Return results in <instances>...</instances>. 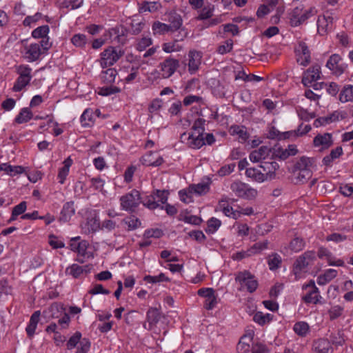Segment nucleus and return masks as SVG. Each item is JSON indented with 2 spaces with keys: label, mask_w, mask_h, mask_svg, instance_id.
Returning a JSON list of instances; mask_svg holds the SVG:
<instances>
[{
  "label": "nucleus",
  "mask_w": 353,
  "mask_h": 353,
  "mask_svg": "<svg viewBox=\"0 0 353 353\" xmlns=\"http://www.w3.org/2000/svg\"><path fill=\"white\" fill-rule=\"evenodd\" d=\"M16 72L19 76L27 78L28 79H32V68L28 65H19L17 67Z\"/></svg>",
  "instance_id": "nucleus-44"
},
{
  "label": "nucleus",
  "mask_w": 353,
  "mask_h": 353,
  "mask_svg": "<svg viewBox=\"0 0 353 353\" xmlns=\"http://www.w3.org/2000/svg\"><path fill=\"white\" fill-rule=\"evenodd\" d=\"M312 12V9L303 10L299 7L294 8L289 14L290 25L296 27L302 24L313 15Z\"/></svg>",
  "instance_id": "nucleus-9"
},
{
  "label": "nucleus",
  "mask_w": 353,
  "mask_h": 353,
  "mask_svg": "<svg viewBox=\"0 0 353 353\" xmlns=\"http://www.w3.org/2000/svg\"><path fill=\"white\" fill-rule=\"evenodd\" d=\"M81 341V333L80 332H76L73 336H72L68 343L67 347L69 350L72 349L77 346V345Z\"/></svg>",
  "instance_id": "nucleus-56"
},
{
  "label": "nucleus",
  "mask_w": 353,
  "mask_h": 353,
  "mask_svg": "<svg viewBox=\"0 0 353 353\" xmlns=\"http://www.w3.org/2000/svg\"><path fill=\"white\" fill-rule=\"evenodd\" d=\"M141 203H143L144 206L150 210H154L160 207V205L155 201V196L154 194L150 196H146L145 199L142 198V201Z\"/></svg>",
  "instance_id": "nucleus-43"
},
{
  "label": "nucleus",
  "mask_w": 353,
  "mask_h": 353,
  "mask_svg": "<svg viewBox=\"0 0 353 353\" xmlns=\"http://www.w3.org/2000/svg\"><path fill=\"white\" fill-rule=\"evenodd\" d=\"M205 120L204 119L199 118L195 120L192 130H194L197 135L191 133L188 137V145L190 148L199 149L205 145L203 139L205 132Z\"/></svg>",
  "instance_id": "nucleus-1"
},
{
  "label": "nucleus",
  "mask_w": 353,
  "mask_h": 353,
  "mask_svg": "<svg viewBox=\"0 0 353 353\" xmlns=\"http://www.w3.org/2000/svg\"><path fill=\"white\" fill-rule=\"evenodd\" d=\"M314 162L315 160L314 158L303 156L294 163L292 172L295 174L299 170H303V169H310V168L313 165Z\"/></svg>",
  "instance_id": "nucleus-20"
},
{
  "label": "nucleus",
  "mask_w": 353,
  "mask_h": 353,
  "mask_svg": "<svg viewBox=\"0 0 353 353\" xmlns=\"http://www.w3.org/2000/svg\"><path fill=\"white\" fill-rule=\"evenodd\" d=\"M329 341L330 342V344L332 343V345L336 347L342 346L345 341L343 331L338 330L336 332L332 333L330 336Z\"/></svg>",
  "instance_id": "nucleus-32"
},
{
  "label": "nucleus",
  "mask_w": 353,
  "mask_h": 353,
  "mask_svg": "<svg viewBox=\"0 0 353 353\" xmlns=\"http://www.w3.org/2000/svg\"><path fill=\"white\" fill-rule=\"evenodd\" d=\"M169 26H170L171 32H175L180 29L182 26V19L179 14H174L169 17Z\"/></svg>",
  "instance_id": "nucleus-36"
},
{
  "label": "nucleus",
  "mask_w": 353,
  "mask_h": 353,
  "mask_svg": "<svg viewBox=\"0 0 353 353\" xmlns=\"http://www.w3.org/2000/svg\"><path fill=\"white\" fill-rule=\"evenodd\" d=\"M296 177L297 182L304 183L312 176V171L310 169H303V170L298 171Z\"/></svg>",
  "instance_id": "nucleus-51"
},
{
  "label": "nucleus",
  "mask_w": 353,
  "mask_h": 353,
  "mask_svg": "<svg viewBox=\"0 0 353 353\" xmlns=\"http://www.w3.org/2000/svg\"><path fill=\"white\" fill-rule=\"evenodd\" d=\"M247 177L252 179L258 183H262L266 181L264 174L254 168H249L245 170Z\"/></svg>",
  "instance_id": "nucleus-29"
},
{
  "label": "nucleus",
  "mask_w": 353,
  "mask_h": 353,
  "mask_svg": "<svg viewBox=\"0 0 353 353\" xmlns=\"http://www.w3.org/2000/svg\"><path fill=\"white\" fill-rule=\"evenodd\" d=\"M188 71L191 74H193L199 68L201 63L202 52L196 50H190L188 52Z\"/></svg>",
  "instance_id": "nucleus-13"
},
{
  "label": "nucleus",
  "mask_w": 353,
  "mask_h": 353,
  "mask_svg": "<svg viewBox=\"0 0 353 353\" xmlns=\"http://www.w3.org/2000/svg\"><path fill=\"white\" fill-rule=\"evenodd\" d=\"M91 343L87 338H83L80 341V345L78 347L76 353H88L90 350Z\"/></svg>",
  "instance_id": "nucleus-58"
},
{
  "label": "nucleus",
  "mask_w": 353,
  "mask_h": 353,
  "mask_svg": "<svg viewBox=\"0 0 353 353\" xmlns=\"http://www.w3.org/2000/svg\"><path fill=\"white\" fill-rule=\"evenodd\" d=\"M281 263V259L277 254L272 255V258L268 260V265L271 270L277 269Z\"/></svg>",
  "instance_id": "nucleus-63"
},
{
  "label": "nucleus",
  "mask_w": 353,
  "mask_h": 353,
  "mask_svg": "<svg viewBox=\"0 0 353 353\" xmlns=\"http://www.w3.org/2000/svg\"><path fill=\"white\" fill-rule=\"evenodd\" d=\"M214 6H205L201 10L197 19L199 20H205L210 19L213 15Z\"/></svg>",
  "instance_id": "nucleus-54"
},
{
  "label": "nucleus",
  "mask_w": 353,
  "mask_h": 353,
  "mask_svg": "<svg viewBox=\"0 0 353 353\" xmlns=\"http://www.w3.org/2000/svg\"><path fill=\"white\" fill-rule=\"evenodd\" d=\"M330 348V342L325 339L315 340L312 344V350L316 353H328Z\"/></svg>",
  "instance_id": "nucleus-24"
},
{
  "label": "nucleus",
  "mask_w": 353,
  "mask_h": 353,
  "mask_svg": "<svg viewBox=\"0 0 353 353\" xmlns=\"http://www.w3.org/2000/svg\"><path fill=\"white\" fill-rule=\"evenodd\" d=\"M320 79L321 76H315V74H305V72L301 82L305 87H310L312 83L316 82Z\"/></svg>",
  "instance_id": "nucleus-50"
},
{
  "label": "nucleus",
  "mask_w": 353,
  "mask_h": 353,
  "mask_svg": "<svg viewBox=\"0 0 353 353\" xmlns=\"http://www.w3.org/2000/svg\"><path fill=\"white\" fill-rule=\"evenodd\" d=\"M141 201V193L136 189H133L131 192L123 195L120 198L122 210L130 212H134Z\"/></svg>",
  "instance_id": "nucleus-3"
},
{
  "label": "nucleus",
  "mask_w": 353,
  "mask_h": 353,
  "mask_svg": "<svg viewBox=\"0 0 353 353\" xmlns=\"http://www.w3.org/2000/svg\"><path fill=\"white\" fill-rule=\"evenodd\" d=\"M92 114L93 112L92 110L90 108H87L84 110L83 114L81 116V123L83 126H88L90 125V123H88L92 121Z\"/></svg>",
  "instance_id": "nucleus-55"
},
{
  "label": "nucleus",
  "mask_w": 353,
  "mask_h": 353,
  "mask_svg": "<svg viewBox=\"0 0 353 353\" xmlns=\"http://www.w3.org/2000/svg\"><path fill=\"white\" fill-rule=\"evenodd\" d=\"M339 100L342 103L353 100V85H346L343 87L339 94Z\"/></svg>",
  "instance_id": "nucleus-30"
},
{
  "label": "nucleus",
  "mask_w": 353,
  "mask_h": 353,
  "mask_svg": "<svg viewBox=\"0 0 353 353\" xmlns=\"http://www.w3.org/2000/svg\"><path fill=\"white\" fill-rule=\"evenodd\" d=\"M121 92V89L117 86H104L99 88V94L101 96H110Z\"/></svg>",
  "instance_id": "nucleus-47"
},
{
  "label": "nucleus",
  "mask_w": 353,
  "mask_h": 353,
  "mask_svg": "<svg viewBox=\"0 0 353 353\" xmlns=\"http://www.w3.org/2000/svg\"><path fill=\"white\" fill-rule=\"evenodd\" d=\"M124 54L121 50H117L114 47L109 46L101 54L100 65L102 68L113 65Z\"/></svg>",
  "instance_id": "nucleus-5"
},
{
  "label": "nucleus",
  "mask_w": 353,
  "mask_h": 353,
  "mask_svg": "<svg viewBox=\"0 0 353 353\" xmlns=\"http://www.w3.org/2000/svg\"><path fill=\"white\" fill-rule=\"evenodd\" d=\"M0 170L5 171L10 176H15L18 174H21L24 172V168L21 165L12 166L8 163H2L0 165Z\"/></svg>",
  "instance_id": "nucleus-31"
},
{
  "label": "nucleus",
  "mask_w": 353,
  "mask_h": 353,
  "mask_svg": "<svg viewBox=\"0 0 353 353\" xmlns=\"http://www.w3.org/2000/svg\"><path fill=\"white\" fill-rule=\"evenodd\" d=\"M43 53L39 43H31L26 52V57L30 62L38 60Z\"/></svg>",
  "instance_id": "nucleus-22"
},
{
  "label": "nucleus",
  "mask_w": 353,
  "mask_h": 353,
  "mask_svg": "<svg viewBox=\"0 0 353 353\" xmlns=\"http://www.w3.org/2000/svg\"><path fill=\"white\" fill-rule=\"evenodd\" d=\"M122 223L128 225V231L135 230L141 225L140 219L132 214L124 218Z\"/></svg>",
  "instance_id": "nucleus-27"
},
{
  "label": "nucleus",
  "mask_w": 353,
  "mask_h": 353,
  "mask_svg": "<svg viewBox=\"0 0 353 353\" xmlns=\"http://www.w3.org/2000/svg\"><path fill=\"white\" fill-rule=\"evenodd\" d=\"M316 259V253L313 250L306 251L299 256L293 265L294 274L297 276L306 272L307 266Z\"/></svg>",
  "instance_id": "nucleus-6"
},
{
  "label": "nucleus",
  "mask_w": 353,
  "mask_h": 353,
  "mask_svg": "<svg viewBox=\"0 0 353 353\" xmlns=\"http://www.w3.org/2000/svg\"><path fill=\"white\" fill-rule=\"evenodd\" d=\"M74 201H68L66 202L62 208V210L61 211L60 216H59V221L61 222H68L70 220L71 217L75 213V209L74 207Z\"/></svg>",
  "instance_id": "nucleus-19"
},
{
  "label": "nucleus",
  "mask_w": 353,
  "mask_h": 353,
  "mask_svg": "<svg viewBox=\"0 0 353 353\" xmlns=\"http://www.w3.org/2000/svg\"><path fill=\"white\" fill-rule=\"evenodd\" d=\"M129 25L131 28L130 33L132 35H137L143 30L145 23L143 21L136 22V20L134 19H131Z\"/></svg>",
  "instance_id": "nucleus-40"
},
{
  "label": "nucleus",
  "mask_w": 353,
  "mask_h": 353,
  "mask_svg": "<svg viewBox=\"0 0 353 353\" xmlns=\"http://www.w3.org/2000/svg\"><path fill=\"white\" fill-rule=\"evenodd\" d=\"M309 325L304 321H299L296 323L294 325L293 330L294 332L300 336H305L309 332Z\"/></svg>",
  "instance_id": "nucleus-35"
},
{
  "label": "nucleus",
  "mask_w": 353,
  "mask_h": 353,
  "mask_svg": "<svg viewBox=\"0 0 353 353\" xmlns=\"http://www.w3.org/2000/svg\"><path fill=\"white\" fill-rule=\"evenodd\" d=\"M83 267L74 263L66 268L65 273L72 275L74 279H77L83 274Z\"/></svg>",
  "instance_id": "nucleus-41"
},
{
  "label": "nucleus",
  "mask_w": 353,
  "mask_h": 353,
  "mask_svg": "<svg viewBox=\"0 0 353 353\" xmlns=\"http://www.w3.org/2000/svg\"><path fill=\"white\" fill-rule=\"evenodd\" d=\"M63 316L59 319L58 323L63 327L67 328L70 321V317L68 313L65 312V307L63 304L59 303H53L48 308V310L43 312L44 317L50 316L52 319H58L61 315Z\"/></svg>",
  "instance_id": "nucleus-2"
},
{
  "label": "nucleus",
  "mask_w": 353,
  "mask_h": 353,
  "mask_svg": "<svg viewBox=\"0 0 353 353\" xmlns=\"http://www.w3.org/2000/svg\"><path fill=\"white\" fill-rule=\"evenodd\" d=\"M40 316L41 312L37 310L34 312V313L30 316L29 323L26 328L27 335L29 338H32L34 335L37 324L39 321Z\"/></svg>",
  "instance_id": "nucleus-23"
},
{
  "label": "nucleus",
  "mask_w": 353,
  "mask_h": 353,
  "mask_svg": "<svg viewBox=\"0 0 353 353\" xmlns=\"http://www.w3.org/2000/svg\"><path fill=\"white\" fill-rule=\"evenodd\" d=\"M315 147L321 146L320 151L328 149L333 145L332 135L331 133L318 134L313 139Z\"/></svg>",
  "instance_id": "nucleus-14"
},
{
  "label": "nucleus",
  "mask_w": 353,
  "mask_h": 353,
  "mask_svg": "<svg viewBox=\"0 0 353 353\" xmlns=\"http://www.w3.org/2000/svg\"><path fill=\"white\" fill-rule=\"evenodd\" d=\"M163 235V232L162 230L159 228H152L145 230L143 233V237L145 239H150V238H156L159 239Z\"/></svg>",
  "instance_id": "nucleus-49"
},
{
  "label": "nucleus",
  "mask_w": 353,
  "mask_h": 353,
  "mask_svg": "<svg viewBox=\"0 0 353 353\" xmlns=\"http://www.w3.org/2000/svg\"><path fill=\"white\" fill-rule=\"evenodd\" d=\"M347 239V236L345 235L339 234V233H332L327 235L325 237V240L327 241H333L336 243H339L343 242Z\"/></svg>",
  "instance_id": "nucleus-60"
},
{
  "label": "nucleus",
  "mask_w": 353,
  "mask_h": 353,
  "mask_svg": "<svg viewBox=\"0 0 353 353\" xmlns=\"http://www.w3.org/2000/svg\"><path fill=\"white\" fill-rule=\"evenodd\" d=\"M347 114L346 112L336 110L327 117H322L316 119L314 120L313 125L315 128H319L320 126L325 125L332 122L337 121L340 119H345L347 118Z\"/></svg>",
  "instance_id": "nucleus-10"
},
{
  "label": "nucleus",
  "mask_w": 353,
  "mask_h": 353,
  "mask_svg": "<svg viewBox=\"0 0 353 353\" xmlns=\"http://www.w3.org/2000/svg\"><path fill=\"white\" fill-rule=\"evenodd\" d=\"M152 43V40L150 37H143L141 38L137 45V50L139 51H143L147 47L150 46Z\"/></svg>",
  "instance_id": "nucleus-62"
},
{
  "label": "nucleus",
  "mask_w": 353,
  "mask_h": 353,
  "mask_svg": "<svg viewBox=\"0 0 353 353\" xmlns=\"http://www.w3.org/2000/svg\"><path fill=\"white\" fill-rule=\"evenodd\" d=\"M270 155V149L266 145L261 146L258 150L252 151L249 156L250 160L253 163L261 162Z\"/></svg>",
  "instance_id": "nucleus-17"
},
{
  "label": "nucleus",
  "mask_w": 353,
  "mask_h": 353,
  "mask_svg": "<svg viewBox=\"0 0 353 353\" xmlns=\"http://www.w3.org/2000/svg\"><path fill=\"white\" fill-rule=\"evenodd\" d=\"M141 161L143 165L146 166L158 167L163 163L164 160L156 152L150 151L141 157Z\"/></svg>",
  "instance_id": "nucleus-15"
},
{
  "label": "nucleus",
  "mask_w": 353,
  "mask_h": 353,
  "mask_svg": "<svg viewBox=\"0 0 353 353\" xmlns=\"http://www.w3.org/2000/svg\"><path fill=\"white\" fill-rule=\"evenodd\" d=\"M230 189L236 196L247 200L255 199L258 193L256 189L239 181L233 182L230 185Z\"/></svg>",
  "instance_id": "nucleus-4"
},
{
  "label": "nucleus",
  "mask_w": 353,
  "mask_h": 353,
  "mask_svg": "<svg viewBox=\"0 0 353 353\" xmlns=\"http://www.w3.org/2000/svg\"><path fill=\"white\" fill-rule=\"evenodd\" d=\"M143 280L148 283H157L162 281H169L170 279L165 274L160 273L158 276L146 275L144 276Z\"/></svg>",
  "instance_id": "nucleus-45"
},
{
  "label": "nucleus",
  "mask_w": 353,
  "mask_h": 353,
  "mask_svg": "<svg viewBox=\"0 0 353 353\" xmlns=\"http://www.w3.org/2000/svg\"><path fill=\"white\" fill-rule=\"evenodd\" d=\"M179 66L177 59L169 57L161 63L159 67L162 72V77L165 79L170 77Z\"/></svg>",
  "instance_id": "nucleus-12"
},
{
  "label": "nucleus",
  "mask_w": 353,
  "mask_h": 353,
  "mask_svg": "<svg viewBox=\"0 0 353 353\" xmlns=\"http://www.w3.org/2000/svg\"><path fill=\"white\" fill-rule=\"evenodd\" d=\"M50 28L48 25H43L35 28L32 32V37L34 39H41L48 36Z\"/></svg>",
  "instance_id": "nucleus-38"
},
{
  "label": "nucleus",
  "mask_w": 353,
  "mask_h": 353,
  "mask_svg": "<svg viewBox=\"0 0 353 353\" xmlns=\"http://www.w3.org/2000/svg\"><path fill=\"white\" fill-rule=\"evenodd\" d=\"M235 281L239 283L242 288H246L250 293L255 292L259 285L255 276L248 270L238 272Z\"/></svg>",
  "instance_id": "nucleus-7"
},
{
  "label": "nucleus",
  "mask_w": 353,
  "mask_h": 353,
  "mask_svg": "<svg viewBox=\"0 0 353 353\" xmlns=\"http://www.w3.org/2000/svg\"><path fill=\"white\" fill-rule=\"evenodd\" d=\"M260 168L265 172L264 176L266 181H271L275 179L276 171L279 168V165L276 161H261Z\"/></svg>",
  "instance_id": "nucleus-16"
},
{
  "label": "nucleus",
  "mask_w": 353,
  "mask_h": 353,
  "mask_svg": "<svg viewBox=\"0 0 353 353\" xmlns=\"http://www.w3.org/2000/svg\"><path fill=\"white\" fill-rule=\"evenodd\" d=\"M31 79H28L25 77H22L19 76L16 79L14 85L12 87L13 92H20L21 91L26 85L30 83Z\"/></svg>",
  "instance_id": "nucleus-39"
},
{
  "label": "nucleus",
  "mask_w": 353,
  "mask_h": 353,
  "mask_svg": "<svg viewBox=\"0 0 353 353\" xmlns=\"http://www.w3.org/2000/svg\"><path fill=\"white\" fill-rule=\"evenodd\" d=\"M154 34H164L165 32H171L170 26L168 24L161 23L159 21H154L152 26Z\"/></svg>",
  "instance_id": "nucleus-34"
},
{
  "label": "nucleus",
  "mask_w": 353,
  "mask_h": 353,
  "mask_svg": "<svg viewBox=\"0 0 353 353\" xmlns=\"http://www.w3.org/2000/svg\"><path fill=\"white\" fill-rule=\"evenodd\" d=\"M43 14L41 12H37L32 16H27L23 21L24 26H30L32 23H36L43 18Z\"/></svg>",
  "instance_id": "nucleus-57"
},
{
  "label": "nucleus",
  "mask_w": 353,
  "mask_h": 353,
  "mask_svg": "<svg viewBox=\"0 0 353 353\" xmlns=\"http://www.w3.org/2000/svg\"><path fill=\"white\" fill-rule=\"evenodd\" d=\"M295 51L298 55L302 54L304 57L300 63V65L303 66H307L311 60L310 51L308 46L304 41H299L297 47L295 48Z\"/></svg>",
  "instance_id": "nucleus-18"
},
{
  "label": "nucleus",
  "mask_w": 353,
  "mask_h": 353,
  "mask_svg": "<svg viewBox=\"0 0 353 353\" xmlns=\"http://www.w3.org/2000/svg\"><path fill=\"white\" fill-rule=\"evenodd\" d=\"M207 225L208 228L205 230V232L208 234H214L221 225V221L215 217H212L207 221Z\"/></svg>",
  "instance_id": "nucleus-37"
},
{
  "label": "nucleus",
  "mask_w": 353,
  "mask_h": 353,
  "mask_svg": "<svg viewBox=\"0 0 353 353\" xmlns=\"http://www.w3.org/2000/svg\"><path fill=\"white\" fill-rule=\"evenodd\" d=\"M63 163V166L59 170V173L57 176L58 179H59V182L61 184L64 183L65 180L67 176L68 175L70 168L72 164V160L70 158V157H69L64 160Z\"/></svg>",
  "instance_id": "nucleus-26"
},
{
  "label": "nucleus",
  "mask_w": 353,
  "mask_h": 353,
  "mask_svg": "<svg viewBox=\"0 0 353 353\" xmlns=\"http://www.w3.org/2000/svg\"><path fill=\"white\" fill-rule=\"evenodd\" d=\"M163 50L164 52L167 53H170L172 52H178L181 50V46H180L176 41L174 39L172 42L165 43L163 44Z\"/></svg>",
  "instance_id": "nucleus-52"
},
{
  "label": "nucleus",
  "mask_w": 353,
  "mask_h": 353,
  "mask_svg": "<svg viewBox=\"0 0 353 353\" xmlns=\"http://www.w3.org/2000/svg\"><path fill=\"white\" fill-rule=\"evenodd\" d=\"M71 42L76 47L83 48L87 43V37L83 34H76L72 37Z\"/></svg>",
  "instance_id": "nucleus-46"
},
{
  "label": "nucleus",
  "mask_w": 353,
  "mask_h": 353,
  "mask_svg": "<svg viewBox=\"0 0 353 353\" xmlns=\"http://www.w3.org/2000/svg\"><path fill=\"white\" fill-rule=\"evenodd\" d=\"M243 128V126L232 125L230 128V132L232 135H239V137L243 141H246L249 137V134Z\"/></svg>",
  "instance_id": "nucleus-42"
},
{
  "label": "nucleus",
  "mask_w": 353,
  "mask_h": 353,
  "mask_svg": "<svg viewBox=\"0 0 353 353\" xmlns=\"http://www.w3.org/2000/svg\"><path fill=\"white\" fill-rule=\"evenodd\" d=\"M161 319L160 311L156 307H150L146 314V319L150 326L155 325Z\"/></svg>",
  "instance_id": "nucleus-28"
},
{
  "label": "nucleus",
  "mask_w": 353,
  "mask_h": 353,
  "mask_svg": "<svg viewBox=\"0 0 353 353\" xmlns=\"http://www.w3.org/2000/svg\"><path fill=\"white\" fill-rule=\"evenodd\" d=\"M33 117V113L30 108H23L14 119V122L18 124L27 123Z\"/></svg>",
  "instance_id": "nucleus-25"
},
{
  "label": "nucleus",
  "mask_w": 353,
  "mask_h": 353,
  "mask_svg": "<svg viewBox=\"0 0 353 353\" xmlns=\"http://www.w3.org/2000/svg\"><path fill=\"white\" fill-rule=\"evenodd\" d=\"M342 60L341 56L338 54L331 55L326 63V67L332 71V73L339 76L342 74L347 68V65L340 63Z\"/></svg>",
  "instance_id": "nucleus-11"
},
{
  "label": "nucleus",
  "mask_w": 353,
  "mask_h": 353,
  "mask_svg": "<svg viewBox=\"0 0 353 353\" xmlns=\"http://www.w3.org/2000/svg\"><path fill=\"white\" fill-rule=\"evenodd\" d=\"M117 71L114 68H108L102 72L101 79L104 83L111 84L114 82Z\"/></svg>",
  "instance_id": "nucleus-33"
},
{
  "label": "nucleus",
  "mask_w": 353,
  "mask_h": 353,
  "mask_svg": "<svg viewBox=\"0 0 353 353\" xmlns=\"http://www.w3.org/2000/svg\"><path fill=\"white\" fill-rule=\"evenodd\" d=\"M252 353H270V350L265 345L257 343L253 345Z\"/></svg>",
  "instance_id": "nucleus-64"
},
{
  "label": "nucleus",
  "mask_w": 353,
  "mask_h": 353,
  "mask_svg": "<svg viewBox=\"0 0 353 353\" xmlns=\"http://www.w3.org/2000/svg\"><path fill=\"white\" fill-rule=\"evenodd\" d=\"M233 48V41L231 39H227L224 44L220 45L216 52L220 54H225L232 51Z\"/></svg>",
  "instance_id": "nucleus-48"
},
{
  "label": "nucleus",
  "mask_w": 353,
  "mask_h": 353,
  "mask_svg": "<svg viewBox=\"0 0 353 353\" xmlns=\"http://www.w3.org/2000/svg\"><path fill=\"white\" fill-rule=\"evenodd\" d=\"M217 304V297L215 294L210 296V298L205 299L204 302V307L207 310H211L214 309Z\"/></svg>",
  "instance_id": "nucleus-61"
},
{
  "label": "nucleus",
  "mask_w": 353,
  "mask_h": 353,
  "mask_svg": "<svg viewBox=\"0 0 353 353\" xmlns=\"http://www.w3.org/2000/svg\"><path fill=\"white\" fill-rule=\"evenodd\" d=\"M343 154V148L341 146H338L331 150L328 155L325 156L322 159L323 165L326 167H331L334 161L339 159Z\"/></svg>",
  "instance_id": "nucleus-21"
},
{
  "label": "nucleus",
  "mask_w": 353,
  "mask_h": 353,
  "mask_svg": "<svg viewBox=\"0 0 353 353\" xmlns=\"http://www.w3.org/2000/svg\"><path fill=\"white\" fill-rule=\"evenodd\" d=\"M270 149V159L285 160L290 156H294L297 154L298 150L295 145H289L288 148L283 149L279 144H276Z\"/></svg>",
  "instance_id": "nucleus-8"
},
{
  "label": "nucleus",
  "mask_w": 353,
  "mask_h": 353,
  "mask_svg": "<svg viewBox=\"0 0 353 353\" xmlns=\"http://www.w3.org/2000/svg\"><path fill=\"white\" fill-rule=\"evenodd\" d=\"M87 225L90 232H95L100 228L99 220L97 217H91L87 219Z\"/></svg>",
  "instance_id": "nucleus-59"
},
{
  "label": "nucleus",
  "mask_w": 353,
  "mask_h": 353,
  "mask_svg": "<svg viewBox=\"0 0 353 353\" xmlns=\"http://www.w3.org/2000/svg\"><path fill=\"white\" fill-rule=\"evenodd\" d=\"M305 246L303 239L296 237L292 239L290 243V249L296 252L301 251Z\"/></svg>",
  "instance_id": "nucleus-53"
}]
</instances>
